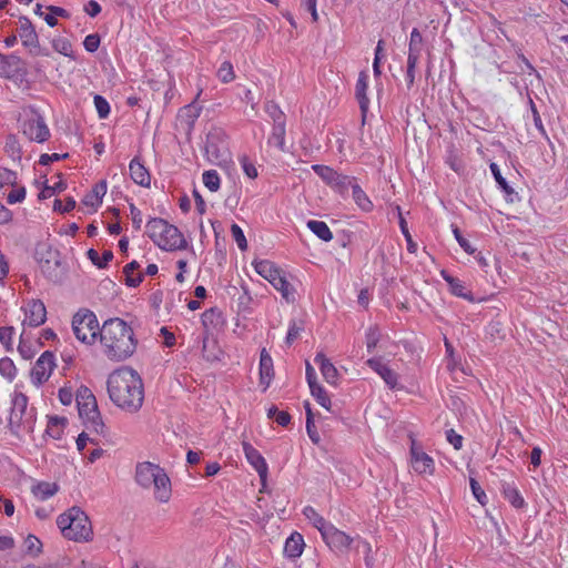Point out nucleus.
Instances as JSON below:
<instances>
[{"label": "nucleus", "instance_id": "obj_1", "mask_svg": "<svg viewBox=\"0 0 568 568\" xmlns=\"http://www.w3.org/2000/svg\"><path fill=\"white\" fill-rule=\"evenodd\" d=\"M110 399L121 409L135 413L144 400V385L136 371L123 366L113 371L108 378Z\"/></svg>", "mask_w": 568, "mask_h": 568}, {"label": "nucleus", "instance_id": "obj_2", "mask_svg": "<svg viewBox=\"0 0 568 568\" xmlns=\"http://www.w3.org/2000/svg\"><path fill=\"white\" fill-rule=\"evenodd\" d=\"M103 354L113 362L131 357L138 345L132 327L119 317L106 320L100 329Z\"/></svg>", "mask_w": 568, "mask_h": 568}, {"label": "nucleus", "instance_id": "obj_3", "mask_svg": "<svg viewBox=\"0 0 568 568\" xmlns=\"http://www.w3.org/2000/svg\"><path fill=\"white\" fill-rule=\"evenodd\" d=\"M135 481L142 488L154 490V498L160 503H168L172 495L171 480L160 465L151 462L138 463L135 466Z\"/></svg>", "mask_w": 568, "mask_h": 568}, {"label": "nucleus", "instance_id": "obj_4", "mask_svg": "<svg viewBox=\"0 0 568 568\" xmlns=\"http://www.w3.org/2000/svg\"><path fill=\"white\" fill-rule=\"evenodd\" d=\"M57 525L64 538L77 542L92 540L93 529L88 515L80 507H71L57 518Z\"/></svg>", "mask_w": 568, "mask_h": 568}, {"label": "nucleus", "instance_id": "obj_5", "mask_svg": "<svg viewBox=\"0 0 568 568\" xmlns=\"http://www.w3.org/2000/svg\"><path fill=\"white\" fill-rule=\"evenodd\" d=\"M146 229L150 239L162 250H183L187 245L180 230L163 219H151L146 224Z\"/></svg>", "mask_w": 568, "mask_h": 568}, {"label": "nucleus", "instance_id": "obj_6", "mask_svg": "<svg viewBox=\"0 0 568 568\" xmlns=\"http://www.w3.org/2000/svg\"><path fill=\"white\" fill-rule=\"evenodd\" d=\"M36 260L42 274L53 283H61L65 276V267L62 264L61 254L58 250L47 244L36 248Z\"/></svg>", "mask_w": 568, "mask_h": 568}, {"label": "nucleus", "instance_id": "obj_7", "mask_svg": "<svg viewBox=\"0 0 568 568\" xmlns=\"http://www.w3.org/2000/svg\"><path fill=\"white\" fill-rule=\"evenodd\" d=\"M255 271L265 280H267L287 302L294 301V288L283 275V272L271 261L261 260L254 262Z\"/></svg>", "mask_w": 568, "mask_h": 568}, {"label": "nucleus", "instance_id": "obj_8", "mask_svg": "<svg viewBox=\"0 0 568 568\" xmlns=\"http://www.w3.org/2000/svg\"><path fill=\"white\" fill-rule=\"evenodd\" d=\"M72 329L75 337L85 344H93L100 335L101 327L93 312L89 310L79 311L72 320Z\"/></svg>", "mask_w": 568, "mask_h": 568}, {"label": "nucleus", "instance_id": "obj_9", "mask_svg": "<svg viewBox=\"0 0 568 568\" xmlns=\"http://www.w3.org/2000/svg\"><path fill=\"white\" fill-rule=\"evenodd\" d=\"M19 122L21 132L28 140L43 143L49 139L50 130L43 116L34 109L24 112Z\"/></svg>", "mask_w": 568, "mask_h": 568}, {"label": "nucleus", "instance_id": "obj_10", "mask_svg": "<svg viewBox=\"0 0 568 568\" xmlns=\"http://www.w3.org/2000/svg\"><path fill=\"white\" fill-rule=\"evenodd\" d=\"M75 402L79 416L83 423L92 424L93 426H104L98 409L95 396L87 386L78 388Z\"/></svg>", "mask_w": 568, "mask_h": 568}, {"label": "nucleus", "instance_id": "obj_11", "mask_svg": "<svg viewBox=\"0 0 568 568\" xmlns=\"http://www.w3.org/2000/svg\"><path fill=\"white\" fill-rule=\"evenodd\" d=\"M409 439V465L418 475H433L435 473V460L429 456L413 433L408 434Z\"/></svg>", "mask_w": 568, "mask_h": 568}, {"label": "nucleus", "instance_id": "obj_12", "mask_svg": "<svg viewBox=\"0 0 568 568\" xmlns=\"http://www.w3.org/2000/svg\"><path fill=\"white\" fill-rule=\"evenodd\" d=\"M36 423V408L29 407L28 397L24 394L17 393L12 400L10 426H33Z\"/></svg>", "mask_w": 568, "mask_h": 568}, {"label": "nucleus", "instance_id": "obj_13", "mask_svg": "<svg viewBox=\"0 0 568 568\" xmlns=\"http://www.w3.org/2000/svg\"><path fill=\"white\" fill-rule=\"evenodd\" d=\"M312 170L332 189H334L339 194H345L352 185V182L356 181L355 178L342 174L335 171L333 168L323 165V164H314L312 165Z\"/></svg>", "mask_w": 568, "mask_h": 568}, {"label": "nucleus", "instance_id": "obj_14", "mask_svg": "<svg viewBox=\"0 0 568 568\" xmlns=\"http://www.w3.org/2000/svg\"><path fill=\"white\" fill-rule=\"evenodd\" d=\"M19 22V37L29 53L32 55H49V52L40 47L39 37L31 21L27 17H21Z\"/></svg>", "mask_w": 568, "mask_h": 568}, {"label": "nucleus", "instance_id": "obj_15", "mask_svg": "<svg viewBox=\"0 0 568 568\" xmlns=\"http://www.w3.org/2000/svg\"><path fill=\"white\" fill-rule=\"evenodd\" d=\"M322 538L331 550L341 554L349 550L355 539L336 528L333 524H331L329 527L323 531Z\"/></svg>", "mask_w": 568, "mask_h": 568}, {"label": "nucleus", "instance_id": "obj_16", "mask_svg": "<svg viewBox=\"0 0 568 568\" xmlns=\"http://www.w3.org/2000/svg\"><path fill=\"white\" fill-rule=\"evenodd\" d=\"M54 366L55 364L53 353L45 351L37 359L33 368L31 369V382L36 386H41L49 379Z\"/></svg>", "mask_w": 568, "mask_h": 568}, {"label": "nucleus", "instance_id": "obj_17", "mask_svg": "<svg viewBox=\"0 0 568 568\" xmlns=\"http://www.w3.org/2000/svg\"><path fill=\"white\" fill-rule=\"evenodd\" d=\"M201 322L204 327L202 351L203 353H205L209 336L213 334L215 331H220L224 327L225 318L223 316V313L217 307H212L210 310H206L202 314Z\"/></svg>", "mask_w": 568, "mask_h": 568}, {"label": "nucleus", "instance_id": "obj_18", "mask_svg": "<svg viewBox=\"0 0 568 568\" xmlns=\"http://www.w3.org/2000/svg\"><path fill=\"white\" fill-rule=\"evenodd\" d=\"M242 446L248 464L256 470L260 478L262 480H265L268 473V467L265 458L248 442L244 440L242 443Z\"/></svg>", "mask_w": 568, "mask_h": 568}, {"label": "nucleus", "instance_id": "obj_19", "mask_svg": "<svg viewBox=\"0 0 568 568\" xmlns=\"http://www.w3.org/2000/svg\"><path fill=\"white\" fill-rule=\"evenodd\" d=\"M47 320V310L40 300H32L26 308V318L23 325L31 327H38L42 325Z\"/></svg>", "mask_w": 568, "mask_h": 568}, {"label": "nucleus", "instance_id": "obj_20", "mask_svg": "<svg viewBox=\"0 0 568 568\" xmlns=\"http://www.w3.org/2000/svg\"><path fill=\"white\" fill-rule=\"evenodd\" d=\"M366 364L377 373L383 381L390 387L395 388L397 385V374L382 362L379 357H373L366 361Z\"/></svg>", "mask_w": 568, "mask_h": 568}, {"label": "nucleus", "instance_id": "obj_21", "mask_svg": "<svg viewBox=\"0 0 568 568\" xmlns=\"http://www.w3.org/2000/svg\"><path fill=\"white\" fill-rule=\"evenodd\" d=\"M367 88H368V74L366 71H361L358 74L356 85H355V97L358 101L363 118H365V114L369 106V99L366 93Z\"/></svg>", "mask_w": 568, "mask_h": 568}, {"label": "nucleus", "instance_id": "obj_22", "mask_svg": "<svg viewBox=\"0 0 568 568\" xmlns=\"http://www.w3.org/2000/svg\"><path fill=\"white\" fill-rule=\"evenodd\" d=\"M274 377V367H273V359L271 355L267 353L265 348L261 351L260 355V383L263 385V389L265 390L270 384L271 381Z\"/></svg>", "mask_w": 568, "mask_h": 568}, {"label": "nucleus", "instance_id": "obj_23", "mask_svg": "<svg viewBox=\"0 0 568 568\" xmlns=\"http://www.w3.org/2000/svg\"><path fill=\"white\" fill-rule=\"evenodd\" d=\"M130 176L134 183L148 187L151 183V175L139 158L131 160L129 164Z\"/></svg>", "mask_w": 568, "mask_h": 568}, {"label": "nucleus", "instance_id": "obj_24", "mask_svg": "<svg viewBox=\"0 0 568 568\" xmlns=\"http://www.w3.org/2000/svg\"><path fill=\"white\" fill-rule=\"evenodd\" d=\"M440 275L443 280L449 285L450 292L454 295L463 297L469 302L474 301L473 294L467 291L466 286L459 278L454 277L446 270L440 271Z\"/></svg>", "mask_w": 568, "mask_h": 568}, {"label": "nucleus", "instance_id": "obj_25", "mask_svg": "<svg viewBox=\"0 0 568 568\" xmlns=\"http://www.w3.org/2000/svg\"><path fill=\"white\" fill-rule=\"evenodd\" d=\"M22 63L20 57L17 54H3L0 57V77L11 78L20 70Z\"/></svg>", "mask_w": 568, "mask_h": 568}, {"label": "nucleus", "instance_id": "obj_26", "mask_svg": "<svg viewBox=\"0 0 568 568\" xmlns=\"http://www.w3.org/2000/svg\"><path fill=\"white\" fill-rule=\"evenodd\" d=\"M304 538L300 532H293L285 541L284 554L286 557L298 558L304 550Z\"/></svg>", "mask_w": 568, "mask_h": 568}, {"label": "nucleus", "instance_id": "obj_27", "mask_svg": "<svg viewBox=\"0 0 568 568\" xmlns=\"http://www.w3.org/2000/svg\"><path fill=\"white\" fill-rule=\"evenodd\" d=\"M314 362L320 366L321 373L325 381L329 384L335 385L338 373L336 367L331 363L323 353L316 354Z\"/></svg>", "mask_w": 568, "mask_h": 568}, {"label": "nucleus", "instance_id": "obj_28", "mask_svg": "<svg viewBox=\"0 0 568 568\" xmlns=\"http://www.w3.org/2000/svg\"><path fill=\"white\" fill-rule=\"evenodd\" d=\"M106 193V182L104 180L97 183L92 191L84 195L82 203L87 206H91L97 210L101 203L102 199Z\"/></svg>", "mask_w": 568, "mask_h": 568}, {"label": "nucleus", "instance_id": "obj_29", "mask_svg": "<svg viewBox=\"0 0 568 568\" xmlns=\"http://www.w3.org/2000/svg\"><path fill=\"white\" fill-rule=\"evenodd\" d=\"M59 490L57 483L38 481L31 487L32 495L41 501L48 500L54 496Z\"/></svg>", "mask_w": 568, "mask_h": 568}, {"label": "nucleus", "instance_id": "obj_30", "mask_svg": "<svg viewBox=\"0 0 568 568\" xmlns=\"http://www.w3.org/2000/svg\"><path fill=\"white\" fill-rule=\"evenodd\" d=\"M302 513L304 517L320 531L321 536L323 535V531L326 530L332 524L327 521L322 515H320L312 506H305Z\"/></svg>", "mask_w": 568, "mask_h": 568}, {"label": "nucleus", "instance_id": "obj_31", "mask_svg": "<svg viewBox=\"0 0 568 568\" xmlns=\"http://www.w3.org/2000/svg\"><path fill=\"white\" fill-rule=\"evenodd\" d=\"M352 196L356 205L364 212H371L373 210V202L369 200L365 191L354 181L352 185Z\"/></svg>", "mask_w": 568, "mask_h": 568}, {"label": "nucleus", "instance_id": "obj_32", "mask_svg": "<svg viewBox=\"0 0 568 568\" xmlns=\"http://www.w3.org/2000/svg\"><path fill=\"white\" fill-rule=\"evenodd\" d=\"M140 268V264L136 261H132L126 264L123 268V273L125 275V284L130 287H136L143 281V274L138 273L134 275V271Z\"/></svg>", "mask_w": 568, "mask_h": 568}, {"label": "nucleus", "instance_id": "obj_33", "mask_svg": "<svg viewBox=\"0 0 568 568\" xmlns=\"http://www.w3.org/2000/svg\"><path fill=\"white\" fill-rule=\"evenodd\" d=\"M503 495L505 499H507L515 508L519 509L526 505L525 499L519 490L510 484L503 485Z\"/></svg>", "mask_w": 568, "mask_h": 568}, {"label": "nucleus", "instance_id": "obj_34", "mask_svg": "<svg viewBox=\"0 0 568 568\" xmlns=\"http://www.w3.org/2000/svg\"><path fill=\"white\" fill-rule=\"evenodd\" d=\"M307 227L321 240L328 242L333 239V234L328 225L323 221L310 220Z\"/></svg>", "mask_w": 568, "mask_h": 568}, {"label": "nucleus", "instance_id": "obj_35", "mask_svg": "<svg viewBox=\"0 0 568 568\" xmlns=\"http://www.w3.org/2000/svg\"><path fill=\"white\" fill-rule=\"evenodd\" d=\"M268 144L277 146L280 150H284L285 145V122H277L273 124L272 133L268 138Z\"/></svg>", "mask_w": 568, "mask_h": 568}, {"label": "nucleus", "instance_id": "obj_36", "mask_svg": "<svg viewBox=\"0 0 568 568\" xmlns=\"http://www.w3.org/2000/svg\"><path fill=\"white\" fill-rule=\"evenodd\" d=\"M87 255H88L89 260L99 268L106 267L108 264L113 258V253H112V251H109V250L104 251L101 257L99 255V252L95 251L94 248H90L87 252Z\"/></svg>", "mask_w": 568, "mask_h": 568}, {"label": "nucleus", "instance_id": "obj_37", "mask_svg": "<svg viewBox=\"0 0 568 568\" xmlns=\"http://www.w3.org/2000/svg\"><path fill=\"white\" fill-rule=\"evenodd\" d=\"M489 168L499 187L506 193L508 200L513 202L511 196L515 194L514 189L507 183L506 179L501 175L499 166L496 163H491Z\"/></svg>", "mask_w": 568, "mask_h": 568}, {"label": "nucleus", "instance_id": "obj_38", "mask_svg": "<svg viewBox=\"0 0 568 568\" xmlns=\"http://www.w3.org/2000/svg\"><path fill=\"white\" fill-rule=\"evenodd\" d=\"M24 552L31 557H37L42 552V542L34 535H28L23 541Z\"/></svg>", "mask_w": 568, "mask_h": 568}, {"label": "nucleus", "instance_id": "obj_39", "mask_svg": "<svg viewBox=\"0 0 568 568\" xmlns=\"http://www.w3.org/2000/svg\"><path fill=\"white\" fill-rule=\"evenodd\" d=\"M53 49L64 57L74 59L72 43L67 38L58 37L52 40Z\"/></svg>", "mask_w": 568, "mask_h": 568}, {"label": "nucleus", "instance_id": "obj_40", "mask_svg": "<svg viewBox=\"0 0 568 568\" xmlns=\"http://www.w3.org/2000/svg\"><path fill=\"white\" fill-rule=\"evenodd\" d=\"M202 180L204 185L211 191L216 192L221 186V179L215 170H207L203 173Z\"/></svg>", "mask_w": 568, "mask_h": 568}, {"label": "nucleus", "instance_id": "obj_41", "mask_svg": "<svg viewBox=\"0 0 568 568\" xmlns=\"http://www.w3.org/2000/svg\"><path fill=\"white\" fill-rule=\"evenodd\" d=\"M310 389L313 397H315V399L317 400V403L324 408L329 409L331 398L326 390L324 389V387L321 386L320 384H316L312 385Z\"/></svg>", "mask_w": 568, "mask_h": 568}, {"label": "nucleus", "instance_id": "obj_42", "mask_svg": "<svg viewBox=\"0 0 568 568\" xmlns=\"http://www.w3.org/2000/svg\"><path fill=\"white\" fill-rule=\"evenodd\" d=\"M397 210H398V216H399V227H400V231L407 242V250L410 252V253H415L416 250H417V245L416 243H414L413 239H412V235L408 231V227H407V222L406 220L403 217L402 215V212H400V207L397 206Z\"/></svg>", "mask_w": 568, "mask_h": 568}, {"label": "nucleus", "instance_id": "obj_43", "mask_svg": "<svg viewBox=\"0 0 568 568\" xmlns=\"http://www.w3.org/2000/svg\"><path fill=\"white\" fill-rule=\"evenodd\" d=\"M304 331V322L303 321H291L288 325L287 335L285 342L287 345H291L295 339L298 338L301 332Z\"/></svg>", "mask_w": 568, "mask_h": 568}, {"label": "nucleus", "instance_id": "obj_44", "mask_svg": "<svg viewBox=\"0 0 568 568\" xmlns=\"http://www.w3.org/2000/svg\"><path fill=\"white\" fill-rule=\"evenodd\" d=\"M0 374L9 381H13L17 375V368L11 358L3 357L0 359Z\"/></svg>", "mask_w": 568, "mask_h": 568}, {"label": "nucleus", "instance_id": "obj_45", "mask_svg": "<svg viewBox=\"0 0 568 568\" xmlns=\"http://www.w3.org/2000/svg\"><path fill=\"white\" fill-rule=\"evenodd\" d=\"M354 542H355L356 551H363L364 552L366 566H368V567L372 566L373 565V560H372V557H371V552H372L371 544L367 540H365L362 537H359V536H357L354 539Z\"/></svg>", "mask_w": 568, "mask_h": 568}, {"label": "nucleus", "instance_id": "obj_46", "mask_svg": "<svg viewBox=\"0 0 568 568\" xmlns=\"http://www.w3.org/2000/svg\"><path fill=\"white\" fill-rule=\"evenodd\" d=\"M4 150L12 159L21 158V146L14 135L7 136Z\"/></svg>", "mask_w": 568, "mask_h": 568}, {"label": "nucleus", "instance_id": "obj_47", "mask_svg": "<svg viewBox=\"0 0 568 568\" xmlns=\"http://www.w3.org/2000/svg\"><path fill=\"white\" fill-rule=\"evenodd\" d=\"M366 347L372 353L381 339V332L377 326H371L365 334Z\"/></svg>", "mask_w": 568, "mask_h": 568}, {"label": "nucleus", "instance_id": "obj_48", "mask_svg": "<svg viewBox=\"0 0 568 568\" xmlns=\"http://www.w3.org/2000/svg\"><path fill=\"white\" fill-rule=\"evenodd\" d=\"M221 132H210L206 135L205 151L206 153L213 154L216 159L220 158L217 140L220 139Z\"/></svg>", "mask_w": 568, "mask_h": 568}, {"label": "nucleus", "instance_id": "obj_49", "mask_svg": "<svg viewBox=\"0 0 568 568\" xmlns=\"http://www.w3.org/2000/svg\"><path fill=\"white\" fill-rule=\"evenodd\" d=\"M216 75L223 83L231 82L235 77L233 65L231 64V62L224 61L220 65Z\"/></svg>", "mask_w": 568, "mask_h": 568}, {"label": "nucleus", "instance_id": "obj_50", "mask_svg": "<svg viewBox=\"0 0 568 568\" xmlns=\"http://www.w3.org/2000/svg\"><path fill=\"white\" fill-rule=\"evenodd\" d=\"M469 485L475 499L481 506H485L488 503V498L484 489L480 487L479 483L475 478L470 477Z\"/></svg>", "mask_w": 568, "mask_h": 568}, {"label": "nucleus", "instance_id": "obj_51", "mask_svg": "<svg viewBox=\"0 0 568 568\" xmlns=\"http://www.w3.org/2000/svg\"><path fill=\"white\" fill-rule=\"evenodd\" d=\"M239 162H240L244 173L246 174V176H248L250 179L257 178V175H258L257 169L247 155H245V154L241 155L239 158Z\"/></svg>", "mask_w": 568, "mask_h": 568}, {"label": "nucleus", "instance_id": "obj_52", "mask_svg": "<svg viewBox=\"0 0 568 568\" xmlns=\"http://www.w3.org/2000/svg\"><path fill=\"white\" fill-rule=\"evenodd\" d=\"M94 106L100 119H106L110 114V104L102 95H94Z\"/></svg>", "mask_w": 568, "mask_h": 568}, {"label": "nucleus", "instance_id": "obj_53", "mask_svg": "<svg viewBox=\"0 0 568 568\" xmlns=\"http://www.w3.org/2000/svg\"><path fill=\"white\" fill-rule=\"evenodd\" d=\"M265 110L267 114L272 118L273 124H276L277 122H285V114L282 112L277 104L268 102L265 106Z\"/></svg>", "mask_w": 568, "mask_h": 568}, {"label": "nucleus", "instance_id": "obj_54", "mask_svg": "<svg viewBox=\"0 0 568 568\" xmlns=\"http://www.w3.org/2000/svg\"><path fill=\"white\" fill-rule=\"evenodd\" d=\"M231 233L239 248L241 251H245L247 248V241L245 239L243 230L237 224L234 223L231 225Z\"/></svg>", "mask_w": 568, "mask_h": 568}, {"label": "nucleus", "instance_id": "obj_55", "mask_svg": "<svg viewBox=\"0 0 568 568\" xmlns=\"http://www.w3.org/2000/svg\"><path fill=\"white\" fill-rule=\"evenodd\" d=\"M529 104H530V110H531V113H532V120H534V124L536 126V129L539 131V133L545 138V139H549L548 138V134L546 132V129L542 124V121H541V116L534 103V101L530 99L529 100Z\"/></svg>", "mask_w": 568, "mask_h": 568}, {"label": "nucleus", "instance_id": "obj_56", "mask_svg": "<svg viewBox=\"0 0 568 568\" xmlns=\"http://www.w3.org/2000/svg\"><path fill=\"white\" fill-rule=\"evenodd\" d=\"M14 328L12 326L0 327V342L4 345L7 351L12 349V336Z\"/></svg>", "mask_w": 568, "mask_h": 568}, {"label": "nucleus", "instance_id": "obj_57", "mask_svg": "<svg viewBox=\"0 0 568 568\" xmlns=\"http://www.w3.org/2000/svg\"><path fill=\"white\" fill-rule=\"evenodd\" d=\"M100 45V36L98 33H91L84 38L83 47L84 49L93 53L99 49Z\"/></svg>", "mask_w": 568, "mask_h": 568}, {"label": "nucleus", "instance_id": "obj_58", "mask_svg": "<svg viewBox=\"0 0 568 568\" xmlns=\"http://www.w3.org/2000/svg\"><path fill=\"white\" fill-rule=\"evenodd\" d=\"M446 439L449 444L453 445V447L457 450H459L463 447V436L457 434L454 428H449L446 432Z\"/></svg>", "mask_w": 568, "mask_h": 568}, {"label": "nucleus", "instance_id": "obj_59", "mask_svg": "<svg viewBox=\"0 0 568 568\" xmlns=\"http://www.w3.org/2000/svg\"><path fill=\"white\" fill-rule=\"evenodd\" d=\"M75 207V201L72 197H68L64 203L60 200L54 201L53 209L62 213L72 211Z\"/></svg>", "mask_w": 568, "mask_h": 568}, {"label": "nucleus", "instance_id": "obj_60", "mask_svg": "<svg viewBox=\"0 0 568 568\" xmlns=\"http://www.w3.org/2000/svg\"><path fill=\"white\" fill-rule=\"evenodd\" d=\"M18 351L20 353V355L24 358V359H30L33 357L34 355V352L32 351V347L31 345L27 344L23 339V333L21 334L20 336V343H19V346H18Z\"/></svg>", "mask_w": 568, "mask_h": 568}, {"label": "nucleus", "instance_id": "obj_61", "mask_svg": "<svg viewBox=\"0 0 568 568\" xmlns=\"http://www.w3.org/2000/svg\"><path fill=\"white\" fill-rule=\"evenodd\" d=\"M59 399L62 405L68 406L73 400V393L71 387H61L58 393Z\"/></svg>", "mask_w": 568, "mask_h": 568}, {"label": "nucleus", "instance_id": "obj_62", "mask_svg": "<svg viewBox=\"0 0 568 568\" xmlns=\"http://www.w3.org/2000/svg\"><path fill=\"white\" fill-rule=\"evenodd\" d=\"M24 197H26V190H24V187H19V189L12 190L8 194L7 200H8V203L14 204V203L23 201Z\"/></svg>", "mask_w": 568, "mask_h": 568}, {"label": "nucleus", "instance_id": "obj_63", "mask_svg": "<svg viewBox=\"0 0 568 568\" xmlns=\"http://www.w3.org/2000/svg\"><path fill=\"white\" fill-rule=\"evenodd\" d=\"M69 156L68 153L59 154V153H52V154H42L39 159V163L41 165H48L50 162L59 161L61 159H67Z\"/></svg>", "mask_w": 568, "mask_h": 568}, {"label": "nucleus", "instance_id": "obj_64", "mask_svg": "<svg viewBox=\"0 0 568 568\" xmlns=\"http://www.w3.org/2000/svg\"><path fill=\"white\" fill-rule=\"evenodd\" d=\"M130 213H131V216H132L133 226L136 230H139L141 227V224H142V213H141V211L134 204H130Z\"/></svg>", "mask_w": 568, "mask_h": 568}]
</instances>
